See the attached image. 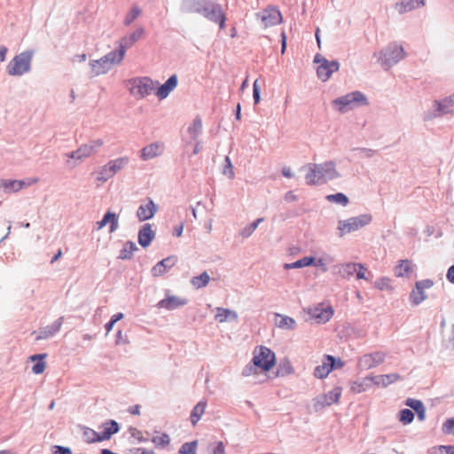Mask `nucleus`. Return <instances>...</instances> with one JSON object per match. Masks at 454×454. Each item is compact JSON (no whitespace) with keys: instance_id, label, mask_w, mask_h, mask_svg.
Wrapping results in <instances>:
<instances>
[{"instance_id":"61","label":"nucleus","mask_w":454,"mask_h":454,"mask_svg":"<svg viewBox=\"0 0 454 454\" xmlns=\"http://www.w3.org/2000/svg\"><path fill=\"white\" fill-rule=\"evenodd\" d=\"M212 454H225L224 446L222 442H218L212 450Z\"/></svg>"},{"instance_id":"31","label":"nucleus","mask_w":454,"mask_h":454,"mask_svg":"<svg viewBox=\"0 0 454 454\" xmlns=\"http://www.w3.org/2000/svg\"><path fill=\"white\" fill-rule=\"evenodd\" d=\"M412 271L413 264L410 260H400L395 269V274L397 278L409 277Z\"/></svg>"},{"instance_id":"26","label":"nucleus","mask_w":454,"mask_h":454,"mask_svg":"<svg viewBox=\"0 0 454 454\" xmlns=\"http://www.w3.org/2000/svg\"><path fill=\"white\" fill-rule=\"evenodd\" d=\"M155 237L151 224L145 223L138 232V243L143 247H147Z\"/></svg>"},{"instance_id":"12","label":"nucleus","mask_w":454,"mask_h":454,"mask_svg":"<svg viewBox=\"0 0 454 454\" xmlns=\"http://www.w3.org/2000/svg\"><path fill=\"white\" fill-rule=\"evenodd\" d=\"M385 358V353L380 351L365 354L359 358L358 367L361 370H370L384 363Z\"/></svg>"},{"instance_id":"54","label":"nucleus","mask_w":454,"mask_h":454,"mask_svg":"<svg viewBox=\"0 0 454 454\" xmlns=\"http://www.w3.org/2000/svg\"><path fill=\"white\" fill-rule=\"evenodd\" d=\"M140 10L137 7H133L126 15L124 19L125 25H130L139 15Z\"/></svg>"},{"instance_id":"32","label":"nucleus","mask_w":454,"mask_h":454,"mask_svg":"<svg viewBox=\"0 0 454 454\" xmlns=\"http://www.w3.org/2000/svg\"><path fill=\"white\" fill-rule=\"evenodd\" d=\"M107 223H110V232H114L118 229V217L115 214L107 212L103 219L97 223V229L100 230L105 227Z\"/></svg>"},{"instance_id":"53","label":"nucleus","mask_w":454,"mask_h":454,"mask_svg":"<svg viewBox=\"0 0 454 454\" xmlns=\"http://www.w3.org/2000/svg\"><path fill=\"white\" fill-rule=\"evenodd\" d=\"M442 432L446 435H454V417L444 421L442 426Z\"/></svg>"},{"instance_id":"5","label":"nucleus","mask_w":454,"mask_h":454,"mask_svg":"<svg viewBox=\"0 0 454 454\" xmlns=\"http://www.w3.org/2000/svg\"><path fill=\"white\" fill-rule=\"evenodd\" d=\"M333 105L336 106L340 112H344L358 106H366L368 105V101L362 92L353 91L334 99Z\"/></svg>"},{"instance_id":"17","label":"nucleus","mask_w":454,"mask_h":454,"mask_svg":"<svg viewBox=\"0 0 454 454\" xmlns=\"http://www.w3.org/2000/svg\"><path fill=\"white\" fill-rule=\"evenodd\" d=\"M333 356L325 355L322 361V364L317 365L314 370V376L318 379L326 378L333 371Z\"/></svg>"},{"instance_id":"22","label":"nucleus","mask_w":454,"mask_h":454,"mask_svg":"<svg viewBox=\"0 0 454 454\" xmlns=\"http://www.w3.org/2000/svg\"><path fill=\"white\" fill-rule=\"evenodd\" d=\"M177 78L176 75L170 76L165 83L160 85L156 90L155 94L159 99L166 98L169 93L176 87Z\"/></svg>"},{"instance_id":"57","label":"nucleus","mask_w":454,"mask_h":454,"mask_svg":"<svg viewBox=\"0 0 454 454\" xmlns=\"http://www.w3.org/2000/svg\"><path fill=\"white\" fill-rule=\"evenodd\" d=\"M225 162H226V166L223 170V173L225 175H228L229 177L232 179L234 177V171H233V168H232L231 160L228 156L225 157Z\"/></svg>"},{"instance_id":"64","label":"nucleus","mask_w":454,"mask_h":454,"mask_svg":"<svg viewBox=\"0 0 454 454\" xmlns=\"http://www.w3.org/2000/svg\"><path fill=\"white\" fill-rule=\"evenodd\" d=\"M447 278L450 283L454 284V265L449 268L447 272Z\"/></svg>"},{"instance_id":"36","label":"nucleus","mask_w":454,"mask_h":454,"mask_svg":"<svg viewBox=\"0 0 454 454\" xmlns=\"http://www.w3.org/2000/svg\"><path fill=\"white\" fill-rule=\"evenodd\" d=\"M207 407V403L205 401L199 402L192 409L190 419L192 424V426H195L199 420L200 419L201 416L205 412V409Z\"/></svg>"},{"instance_id":"29","label":"nucleus","mask_w":454,"mask_h":454,"mask_svg":"<svg viewBox=\"0 0 454 454\" xmlns=\"http://www.w3.org/2000/svg\"><path fill=\"white\" fill-rule=\"evenodd\" d=\"M424 5L425 0H402L395 4V9L399 13H404Z\"/></svg>"},{"instance_id":"47","label":"nucleus","mask_w":454,"mask_h":454,"mask_svg":"<svg viewBox=\"0 0 454 454\" xmlns=\"http://www.w3.org/2000/svg\"><path fill=\"white\" fill-rule=\"evenodd\" d=\"M312 412H317L324 409L326 406L331 405L333 403H338L339 399H331V402H328L327 399H312Z\"/></svg>"},{"instance_id":"24","label":"nucleus","mask_w":454,"mask_h":454,"mask_svg":"<svg viewBox=\"0 0 454 454\" xmlns=\"http://www.w3.org/2000/svg\"><path fill=\"white\" fill-rule=\"evenodd\" d=\"M101 427L103 430L100 432L99 440L102 441L109 440L112 435L120 430L119 424L114 419L106 420L102 424Z\"/></svg>"},{"instance_id":"25","label":"nucleus","mask_w":454,"mask_h":454,"mask_svg":"<svg viewBox=\"0 0 454 454\" xmlns=\"http://www.w3.org/2000/svg\"><path fill=\"white\" fill-rule=\"evenodd\" d=\"M145 35L143 27H137L131 34L121 38L120 45L126 51L140 40Z\"/></svg>"},{"instance_id":"19","label":"nucleus","mask_w":454,"mask_h":454,"mask_svg":"<svg viewBox=\"0 0 454 454\" xmlns=\"http://www.w3.org/2000/svg\"><path fill=\"white\" fill-rule=\"evenodd\" d=\"M176 262V256L167 257L160 262H159L152 269V273L154 277L162 276L165 274L169 269H171Z\"/></svg>"},{"instance_id":"56","label":"nucleus","mask_w":454,"mask_h":454,"mask_svg":"<svg viewBox=\"0 0 454 454\" xmlns=\"http://www.w3.org/2000/svg\"><path fill=\"white\" fill-rule=\"evenodd\" d=\"M130 436L136 438L139 442H145L147 440L143 437L142 432L136 427L129 428Z\"/></svg>"},{"instance_id":"8","label":"nucleus","mask_w":454,"mask_h":454,"mask_svg":"<svg viewBox=\"0 0 454 454\" xmlns=\"http://www.w3.org/2000/svg\"><path fill=\"white\" fill-rule=\"evenodd\" d=\"M405 56L403 46L396 43L389 45L380 53L382 66L387 69L392 64H395L403 59Z\"/></svg>"},{"instance_id":"37","label":"nucleus","mask_w":454,"mask_h":454,"mask_svg":"<svg viewBox=\"0 0 454 454\" xmlns=\"http://www.w3.org/2000/svg\"><path fill=\"white\" fill-rule=\"evenodd\" d=\"M129 162V158L124 156L113 160H110L106 163L112 174L114 176L117 172L122 169Z\"/></svg>"},{"instance_id":"49","label":"nucleus","mask_w":454,"mask_h":454,"mask_svg":"<svg viewBox=\"0 0 454 454\" xmlns=\"http://www.w3.org/2000/svg\"><path fill=\"white\" fill-rule=\"evenodd\" d=\"M326 200L330 202H334V203H337V204H340L342 206H347L348 203V197L341 193V192H338L336 194H331V195H327L326 196Z\"/></svg>"},{"instance_id":"60","label":"nucleus","mask_w":454,"mask_h":454,"mask_svg":"<svg viewBox=\"0 0 454 454\" xmlns=\"http://www.w3.org/2000/svg\"><path fill=\"white\" fill-rule=\"evenodd\" d=\"M52 454H72L71 449L64 446H55Z\"/></svg>"},{"instance_id":"44","label":"nucleus","mask_w":454,"mask_h":454,"mask_svg":"<svg viewBox=\"0 0 454 454\" xmlns=\"http://www.w3.org/2000/svg\"><path fill=\"white\" fill-rule=\"evenodd\" d=\"M153 444L160 449H164L170 443V437L168 434L162 433L160 435H155L152 438Z\"/></svg>"},{"instance_id":"23","label":"nucleus","mask_w":454,"mask_h":454,"mask_svg":"<svg viewBox=\"0 0 454 454\" xmlns=\"http://www.w3.org/2000/svg\"><path fill=\"white\" fill-rule=\"evenodd\" d=\"M163 152V145L160 143H153L145 146L140 153V157L144 160H148L158 155H160Z\"/></svg>"},{"instance_id":"21","label":"nucleus","mask_w":454,"mask_h":454,"mask_svg":"<svg viewBox=\"0 0 454 454\" xmlns=\"http://www.w3.org/2000/svg\"><path fill=\"white\" fill-rule=\"evenodd\" d=\"M37 182H38L37 178L29 179L27 184L24 181H21V180H3L2 181V186L8 192H19L23 187L29 186V185H31L33 184H35Z\"/></svg>"},{"instance_id":"58","label":"nucleus","mask_w":454,"mask_h":454,"mask_svg":"<svg viewBox=\"0 0 454 454\" xmlns=\"http://www.w3.org/2000/svg\"><path fill=\"white\" fill-rule=\"evenodd\" d=\"M253 97L254 100V104H258L260 102V86L258 84V80H255L253 84Z\"/></svg>"},{"instance_id":"43","label":"nucleus","mask_w":454,"mask_h":454,"mask_svg":"<svg viewBox=\"0 0 454 454\" xmlns=\"http://www.w3.org/2000/svg\"><path fill=\"white\" fill-rule=\"evenodd\" d=\"M359 263L348 262L342 264L340 269V273L343 278H348L352 277L357 270Z\"/></svg>"},{"instance_id":"62","label":"nucleus","mask_w":454,"mask_h":454,"mask_svg":"<svg viewBox=\"0 0 454 454\" xmlns=\"http://www.w3.org/2000/svg\"><path fill=\"white\" fill-rule=\"evenodd\" d=\"M132 454H155L152 450H146L145 448H135L131 450Z\"/></svg>"},{"instance_id":"48","label":"nucleus","mask_w":454,"mask_h":454,"mask_svg":"<svg viewBox=\"0 0 454 454\" xmlns=\"http://www.w3.org/2000/svg\"><path fill=\"white\" fill-rule=\"evenodd\" d=\"M83 437L86 442L92 443L96 442H102V440H99L100 433L96 432L93 429L90 428H85L83 432Z\"/></svg>"},{"instance_id":"15","label":"nucleus","mask_w":454,"mask_h":454,"mask_svg":"<svg viewBox=\"0 0 454 454\" xmlns=\"http://www.w3.org/2000/svg\"><path fill=\"white\" fill-rule=\"evenodd\" d=\"M433 106L434 108V114L432 115V117H438L449 113H452L454 107V93L441 101L435 100ZM430 118L431 116L426 117V119Z\"/></svg>"},{"instance_id":"39","label":"nucleus","mask_w":454,"mask_h":454,"mask_svg":"<svg viewBox=\"0 0 454 454\" xmlns=\"http://www.w3.org/2000/svg\"><path fill=\"white\" fill-rule=\"evenodd\" d=\"M137 250V246L132 241H127L121 250L120 251L119 259L128 260L133 256L134 252Z\"/></svg>"},{"instance_id":"50","label":"nucleus","mask_w":454,"mask_h":454,"mask_svg":"<svg viewBox=\"0 0 454 454\" xmlns=\"http://www.w3.org/2000/svg\"><path fill=\"white\" fill-rule=\"evenodd\" d=\"M429 454H454V445H439L433 447Z\"/></svg>"},{"instance_id":"13","label":"nucleus","mask_w":454,"mask_h":454,"mask_svg":"<svg viewBox=\"0 0 454 454\" xmlns=\"http://www.w3.org/2000/svg\"><path fill=\"white\" fill-rule=\"evenodd\" d=\"M257 17L262 22L264 27L276 26L282 22V14L278 9L275 7H268L259 12Z\"/></svg>"},{"instance_id":"2","label":"nucleus","mask_w":454,"mask_h":454,"mask_svg":"<svg viewBox=\"0 0 454 454\" xmlns=\"http://www.w3.org/2000/svg\"><path fill=\"white\" fill-rule=\"evenodd\" d=\"M304 169L306 170L305 180L309 185H319L339 176L333 161H325L321 164L309 163Z\"/></svg>"},{"instance_id":"7","label":"nucleus","mask_w":454,"mask_h":454,"mask_svg":"<svg viewBox=\"0 0 454 454\" xmlns=\"http://www.w3.org/2000/svg\"><path fill=\"white\" fill-rule=\"evenodd\" d=\"M372 215L369 214L361 215L358 216L348 218L346 221H340L339 230L340 235H345L352 231H356L372 222Z\"/></svg>"},{"instance_id":"30","label":"nucleus","mask_w":454,"mask_h":454,"mask_svg":"<svg viewBox=\"0 0 454 454\" xmlns=\"http://www.w3.org/2000/svg\"><path fill=\"white\" fill-rule=\"evenodd\" d=\"M63 324V317L59 318L51 325L42 329L36 340L47 339L56 334L61 328Z\"/></svg>"},{"instance_id":"46","label":"nucleus","mask_w":454,"mask_h":454,"mask_svg":"<svg viewBox=\"0 0 454 454\" xmlns=\"http://www.w3.org/2000/svg\"><path fill=\"white\" fill-rule=\"evenodd\" d=\"M202 129V121L200 118L193 120L191 126L188 128V133L192 139H196Z\"/></svg>"},{"instance_id":"33","label":"nucleus","mask_w":454,"mask_h":454,"mask_svg":"<svg viewBox=\"0 0 454 454\" xmlns=\"http://www.w3.org/2000/svg\"><path fill=\"white\" fill-rule=\"evenodd\" d=\"M215 320L219 323H223L227 320H237L238 314L231 309L223 308H216Z\"/></svg>"},{"instance_id":"6","label":"nucleus","mask_w":454,"mask_h":454,"mask_svg":"<svg viewBox=\"0 0 454 454\" xmlns=\"http://www.w3.org/2000/svg\"><path fill=\"white\" fill-rule=\"evenodd\" d=\"M32 59L31 51H24L15 56L7 67L8 74L11 75H21L30 68Z\"/></svg>"},{"instance_id":"55","label":"nucleus","mask_w":454,"mask_h":454,"mask_svg":"<svg viewBox=\"0 0 454 454\" xmlns=\"http://www.w3.org/2000/svg\"><path fill=\"white\" fill-rule=\"evenodd\" d=\"M292 372H293V368H292L291 364L288 362H285L280 364V366L278 370L277 375L284 376V375L291 373Z\"/></svg>"},{"instance_id":"28","label":"nucleus","mask_w":454,"mask_h":454,"mask_svg":"<svg viewBox=\"0 0 454 454\" xmlns=\"http://www.w3.org/2000/svg\"><path fill=\"white\" fill-rule=\"evenodd\" d=\"M47 357V354L33 355L28 357V360L34 363L31 371L35 374H41L46 369V363L44 359Z\"/></svg>"},{"instance_id":"9","label":"nucleus","mask_w":454,"mask_h":454,"mask_svg":"<svg viewBox=\"0 0 454 454\" xmlns=\"http://www.w3.org/2000/svg\"><path fill=\"white\" fill-rule=\"evenodd\" d=\"M315 62L320 63L317 67V74L319 79L323 82L327 81L333 73L337 72L340 67L339 62L333 60L329 61L326 59L321 57L320 55H317L314 59Z\"/></svg>"},{"instance_id":"27","label":"nucleus","mask_w":454,"mask_h":454,"mask_svg":"<svg viewBox=\"0 0 454 454\" xmlns=\"http://www.w3.org/2000/svg\"><path fill=\"white\" fill-rule=\"evenodd\" d=\"M93 75H100L107 73L112 67L107 62V58L102 57L98 60L90 63Z\"/></svg>"},{"instance_id":"20","label":"nucleus","mask_w":454,"mask_h":454,"mask_svg":"<svg viewBox=\"0 0 454 454\" xmlns=\"http://www.w3.org/2000/svg\"><path fill=\"white\" fill-rule=\"evenodd\" d=\"M372 378L373 385L380 387H387V386L402 380L401 375H399L398 373L381 374L372 376Z\"/></svg>"},{"instance_id":"45","label":"nucleus","mask_w":454,"mask_h":454,"mask_svg":"<svg viewBox=\"0 0 454 454\" xmlns=\"http://www.w3.org/2000/svg\"><path fill=\"white\" fill-rule=\"evenodd\" d=\"M209 276L207 272L201 273L200 276L193 277L191 280L192 285L197 289L206 286L209 282Z\"/></svg>"},{"instance_id":"59","label":"nucleus","mask_w":454,"mask_h":454,"mask_svg":"<svg viewBox=\"0 0 454 454\" xmlns=\"http://www.w3.org/2000/svg\"><path fill=\"white\" fill-rule=\"evenodd\" d=\"M367 271V269L361 263H359V267L357 268V270L355 272L356 274L357 279H367L365 273Z\"/></svg>"},{"instance_id":"34","label":"nucleus","mask_w":454,"mask_h":454,"mask_svg":"<svg viewBox=\"0 0 454 454\" xmlns=\"http://www.w3.org/2000/svg\"><path fill=\"white\" fill-rule=\"evenodd\" d=\"M405 404L411 407L418 415L419 420H424L426 410L423 403L419 399H407Z\"/></svg>"},{"instance_id":"63","label":"nucleus","mask_w":454,"mask_h":454,"mask_svg":"<svg viewBox=\"0 0 454 454\" xmlns=\"http://www.w3.org/2000/svg\"><path fill=\"white\" fill-rule=\"evenodd\" d=\"M313 264L317 266V267H320L323 271H326L327 270L326 262H325V261L323 258H320V259H317V260L315 259V262H314Z\"/></svg>"},{"instance_id":"35","label":"nucleus","mask_w":454,"mask_h":454,"mask_svg":"<svg viewBox=\"0 0 454 454\" xmlns=\"http://www.w3.org/2000/svg\"><path fill=\"white\" fill-rule=\"evenodd\" d=\"M126 51L120 45L118 51H114L104 56L107 58V62L111 66V67L114 65H118L121 63L124 59Z\"/></svg>"},{"instance_id":"40","label":"nucleus","mask_w":454,"mask_h":454,"mask_svg":"<svg viewBox=\"0 0 454 454\" xmlns=\"http://www.w3.org/2000/svg\"><path fill=\"white\" fill-rule=\"evenodd\" d=\"M276 316L278 317H279V320L276 323L279 328L287 329V330H292V329L295 328L296 322L294 318L287 317V316L279 315V314H277Z\"/></svg>"},{"instance_id":"4","label":"nucleus","mask_w":454,"mask_h":454,"mask_svg":"<svg viewBox=\"0 0 454 454\" xmlns=\"http://www.w3.org/2000/svg\"><path fill=\"white\" fill-rule=\"evenodd\" d=\"M129 93L137 99L145 98L152 94L156 83L149 77H135L128 81Z\"/></svg>"},{"instance_id":"1","label":"nucleus","mask_w":454,"mask_h":454,"mask_svg":"<svg viewBox=\"0 0 454 454\" xmlns=\"http://www.w3.org/2000/svg\"><path fill=\"white\" fill-rule=\"evenodd\" d=\"M276 364L275 353L267 347H256L253 352L251 364L247 365L242 372L244 376H252L260 372H267L271 370Z\"/></svg>"},{"instance_id":"52","label":"nucleus","mask_w":454,"mask_h":454,"mask_svg":"<svg viewBox=\"0 0 454 454\" xmlns=\"http://www.w3.org/2000/svg\"><path fill=\"white\" fill-rule=\"evenodd\" d=\"M414 419V413L410 409L400 411L399 419L403 425L410 424Z\"/></svg>"},{"instance_id":"11","label":"nucleus","mask_w":454,"mask_h":454,"mask_svg":"<svg viewBox=\"0 0 454 454\" xmlns=\"http://www.w3.org/2000/svg\"><path fill=\"white\" fill-rule=\"evenodd\" d=\"M434 283L430 279H425L418 281L415 284V287L410 294V301L413 305H419L424 301L427 296L425 293L426 289H429L433 286Z\"/></svg>"},{"instance_id":"14","label":"nucleus","mask_w":454,"mask_h":454,"mask_svg":"<svg viewBox=\"0 0 454 454\" xmlns=\"http://www.w3.org/2000/svg\"><path fill=\"white\" fill-rule=\"evenodd\" d=\"M308 314L318 324L326 323L332 318L333 309L331 306L319 304L314 308H309L308 309Z\"/></svg>"},{"instance_id":"16","label":"nucleus","mask_w":454,"mask_h":454,"mask_svg":"<svg viewBox=\"0 0 454 454\" xmlns=\"http://www.w3.org/2000/svg\"><path fill=\"white\" fill-rule=\"evenodd\" d=\"M187 303V300L174 296L168 295L165 299H162L157 303V307L160 309H166L168 310L176 309L179 307H182Z\"/></svg>"},{"instance_id":"51","label":"nucleus","mask_w":454,"mask_h":454,"mask_svg":"<svg viewBox=\"0 0 454 454\" xmlns=\"http://www.w3.org/2000/svg\"><path fill=\"white\" fill-rule=\"evenodd\" d=\"M197 441L184 443L180 449L179 453L181 454H196Z\"/></svg>"},{"instance_id":"42","label":"nucleus","mask_w":454,"mask_h":454,"mask_svg":"<svg viewBox=\"0 0 454 454\" xmlns=\"http://www.w3.org/2000/svg\"><path fill=\"white\" fill-rule=\"evenodd\" d=\"M113 176H114V175L112 174L108 166L106 164L104 165L97 171V178L96 179L98 182V185H100V184L106 183L107 180H109Z\"/></svg>"},{"instance_id":"3","label":"nucleus","mask_w":454,"mask_h":454,"mask_svg":"<svg viewBox=\"0 0 454 454\" xmlns=\"http://www.w3.org/2000/svg\"><path fill=\"white\" fill-rule=\"evenodd\" d=\"M189 11L203 15L207 20L218 23L221 27H224L225 17L219 4L207 0H192Z\"/></svg>"},{"instance_id":"41","label":"nucleus","mask_w":454,"mask_h":454,"mask_svg":"<svg viewBox=\"0 0 454 454\" xmlns=\"http://www.w3.org/2000/svg\"><path fill=\"white\" fill-rule=\"evenodd\" d=\"M315 262V258L312 257V256H305L293 263H286L285 265V268L289 270V269H296V268H303V267H307V266H310V265H313Z\"/></svg>"},{"instance_id":"10","label":"nucleus","mask_w":454,"mask_h":454,"mask_svg":"<svg viewBox=\"0 0 454 454\" xmlns=\"http://www.w3.org/2000/svg\"><path fill=\"white\" fill-rule=\"evenodd\" d=\"M103 144L104 143L101 139L93 140L88 144L82 145L76 151L67 154V156L71 159L82 160L96 153Z\"/></svg>"},{"instance_id":"18","label":"nucleus","mask_w":454,"mask_h":454,"mask_svg":"<svg viewBox=\"0 0 454 454\" xmlns=\"http://www.w3.org/2000/svg\"><path fill=\"white\" fill-rule=\"evenodd\" d=\"M157 211V206L152 200H148L145 204L139 206L137 211V216L139 221L143 222L153 217Z\"/></svg>"},{"instance_id":"38","label":"nucleus","mask_w":454,"mask_h":454,"mask_svg":"<svg viewBox=\"0 0 454 454\" xmlns=\"http://www.w3.org/2000/svg\"><path fill=\"white\" fill-rule=\"evenodd\" d=\"M372 385H373L372 378L367 377L361 380L355 381L351 388L354 393L359 394L368 389Z\"/></svg>"}]
</instances>
